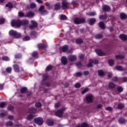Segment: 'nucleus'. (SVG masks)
I'll return each instance as SVG.
<instances>
[{"label": "nucleus", "instance_id": "obj_39", "mask_svg": "<svg viewBox=\"0 0 127 127\" xmlns=\"http://www.w3.org/2000/svg\"><path fill=\"white\" fill-rule=\"evenodd\" d=\"M6 106V103L5 102H1L0 103V108H4Z\"/></svg>", "mask_w": 127, "mask_h": 127}, {"label": "nucleus", "instance_id": "obj_40", "mask_svg": "<svg viewBox=\"0 0 127 127\" xmlns=\"http://www.w3.org/2000/svg\"><path fill=\"white\" fill-rule=\"evenodd\" d=\"M42 106V104H41L40 102H37L35 104V107H36V108H40Z\"/></svg>", "mask_w": 127, "mask_h": 127}, {"label": "nucleus", "instance_id": "obj_57", "mask_svg": "<svg viewBox=\"0 0 127 127\" xmlns=\"http://www.w3.org/2000/svg\"><path fill=\"white\" fill-rule=\"evenodd\" d=\"M88 91H89V89L85 88L82 91L81 93L82 94H85V93L88 92Z\"/></svg>", "mask_w": 127, "mask_h": 127}, {"label": "nucleus", "instance_id": "obj_51", "mask_svg": "<svg viewBox=\"0 0 127 127\" xmlns=\"http://www.w3.org/2000/svg\"><path fill=\"white\" fill-rule=\"evenodd\" d=\"M2 60H3L4 61H9V58L7 57H3Z\"/></svg>", "mask_w": 127, "mask_h": 127}, {"label": "nucleus", "instance_id": "obj_1", "mask_svg": "<svg viewBox=\"0 0 127 127\" xmlns=\"http://www.w3.org/2000/svg\"><path fill=\"white\" fill-rule=\"evenodd\" d=\"M29 22L27 20H22L21 21L18 20L15 21L14 20L11 21V25L13 27L16 26L17 27H19L21 25H27Z\"/></svg>", "mask_w": 127, "mask_h": 127}, {"label": "nucleus", "instance_id": "obj_56", "mask_svg": "<svg viewBox=\"0 0 127 127\" xmlns=\"http://www.w3.org/2000/svg\"><path fill=\"white\" fill-rule=\"evenodd\" d=\"M6 71L7 72V73H10V72H11V67H7L6 69Z\"/></svg>", "mask_w": 127, "mask_h": 127}, {"label": "nucleus", "instance_id": "obj_23", "mask_svg": "<svg viewBox=\"0 0 127 127\" xmlns=\"http://www.w3.org/2000/svg\"><path fill=\"white\" fill-rule=\"evenodd\" d=\"M108 87L110 88V89H114V88L116 87V84L113 82H110L108 85Z\"/></svg>", "mask_w": 127, "mask_h": 127}, {"label": "nucleus", "instance_id": "obj_54", "mask_svg": "<svg viewBox=\"0 0 127 127\" xmlns=\"http://www.w3.org/2000/svg\"><path fill=\"white\" fill-rule=\"evenodd\" d=\"M76 66L77 67H78V68H81L82 66V63H81L80 62L77 63Z\"/></svg>", "mask_w": 127, "mask_h": 127}, {"label": "nucleus", "instance_id": "obj_12", "mask_svg": "<svg viewBox=\"0 0 127 127\" xmlns=\"http://www.w3.org/2000/svg\"><path fill=\"white\" fill-rule=\"evenodd\" d=\"M102 9L103 11H109V10H111V7L109 6L105 5L103 6Z\"/></svg>", "mask_w": 127, "mask_h": 127}, {"label": "nucleus", "instance_id": "obj_58", "mask_svg": "<svg viewBox=\"0 0 127 127\" xmlns=\"http://www.w3.org/2000/svg\"><path fill=\"white\" fill-rule=\"evenodd\" d=\"M79 58L80 60H83L84 59V55L79 54Z\"/></svg>", "mask_w": 127, "mask_h": 127}, {"label": "nucleus", "instance_id": "obj_31", "mask_svg": "<svg viewBox=\"0 0 127 127\" xmlns=\"http://www.w3.org/2000/svg\"><path fill=\"white\" fill-rule=\"evenodd\" d=\"M115 57L116 59H124V58H125V56H124V55H117Z\"/></svg>", "mask_w": 127, "mask_h": 127}, {"label": "nucleus", "instance_id": "obj_43", "mask_svg": "<svg viewBox=\"0 0 127 127\" xmlns=\"http://www.w3.org/2000/svg\"><path fill=\"white\" fill-rule=\"evenodd\" d=\"M30 39V37H29V36H25L23 38V40L24 41H27L28 40H29Z\"/></svg>", "mask_w": 127, "mask_h": 127}, {"label": "nucleus", "instance_id": "obj_13", "mask_svg": "<svg viewBox=\"0 0 127 127\" xmlns=\"http://www.w3.org/2000/svg\"><path fill=\"white\" fill-rule=\"evenodd\" d=\"M39 11L40 12H41V13L43 14L46 13L47 12V10H44V6L43 5H42L40 7Z\"/></svg>", "mask_w": 127, "mask_h": 127}, {"label": "nucleus", "instance_id": "obj_5", "mask_svg": "<svg viewBox=\"0 0 127 127\" xmlns=\"http://www.w3.org/2000/svg\"><path fill=\"white\" fill-rule=\"evenodd\" d=\"M34 122L38 126H42L43 125V119L41 118H37L34 119Z\"/></svg>", "mask_w": 127, "mask_h": 127}, {"label": "nucleus", "instance_id": "obj_50", "mask_svg": "<svg viewBox=\"0 0 127 127\" xmlns=\"http://www.w3.org/2000/svg\"><path fill=\"white\" fill-rule=\"evenodd\" d=\"M30 7L31 8H35V7H36V4H35V3H32L30 4Z\"/></svg>", "mask_w": 127, "mask_h": 127}, {"label": "nucleus", "instance_id": "obj_37", "mask_svg": "<svg viewBox=\"0 0 127 127\" xmlns=\"http://www.w3.org/2000/svg\"><path fill=\"white\" fill-rule=\"evenodd\" d=\"M116 70H118V71H123V70H124V68H123V67L119 65L116 66Z\"/></svg>", "mask_w": 127, "mask_h": 127}, {"label": "nucleus", "instance_id": "obj_9", "mask_svg": "<svg viewBox=\"0 0 127 127\" xmlns=\"http://www.w3.org/2000/svg\"><path fill=\"white\" fill-rule=\"evenodd\" d=\"M95 52L97 53L98 56H105V55H106V54L104 53L103 51L100 49L95 50Z\"/></svg>", "mask_w": 127, "mask_h": 127}, {"label": "nucleus", "instance_id": "obj_61", "mask_svg": "<svg viewBox=\"0 0 127 127\" xmlns=\"http://www.w3.org/2000/svg\"><path fill=\"white\" fill-rule=\"evenodd\" d=\"M75 88H80V87H81V84L79 83H77L75 85Z\"/></svg>", "mask_w": 127, "mask_h": 127}, {"label": "nucleus", "instance_id": "obj_63", "mask_svg": "<svg viewBox=\"0 0 127 127\" xmlns=\"http://www.w3.org/2000/svg\"><path fill=\"white\" fill-rule=\"evenodd\" d=\"M8 119H9V120H13V116L12 115H9L8 116Z\"/></svg>", "mask_w": 127, "mask_h": 127}, {"label": "nucleus", "instance_id": "obj_35", "mask_svg": "<svg viewBox=\"0 0 127 127\" xmlns=\"http://www.w3.org/2000/svg\"><path fill=\"white\" fill-rule=\"evenodd\" d=\"M76 42L77 44H81V43H83V40L81 39H77L76 40Z\"/></svg>", "mask_w": 127, "mask_h": 127}, {"label": "nucleus", "instance_id": "obj_60", "mask_svg": "<svg viewBox=\"0 0 127 127\" xmlns=\"http://www.w3.org/2000/svg\"><path fill=\"white\" fill-rule=\"evenodd\" d=\"M51 69H52V66L51 65H49L46 68L47 71H49V70H51Z\"/></svg>", "mask_w": 127, "mask_h": 127}, {"label": "nucleus", "instance_id": "obj_2", "mask_svg": "<svg viewBox=\"0 0 127 127\" xmlns=\"http://www.w3.org/2000/svg\"><path fill=\"white\" fill-rule=\"evenodd\" d=\"M9 35L10 36H13L15 38H19L21 36V34L20 33H19L16 32V31H14L13 30H11L9 32Z\"/></svg>", "mask_w": 127, "mask_h": 127}, {"label": "nucleus", "instance_id": "obj_28", "mask_svg": "<svg viewBox=\"0 0 127 127\" xmlns=\"http://www.w3.org/2000/svg\"><path fill=\"white\" fill-rule=\"evenodd\" d=\"M119 123L121 125L123 124H125V123H126V120L124 118H120L119 120Z\"/></svg>", "mask_w": 127, "mask_h": 127}, {"label": "nucleus", "instance_id": "obj_42", "mask_svg": "<svg viewBox=\"0 0 127 127\" xmlns=\"http://www.w3.org/2000/svg\"><path fill=\"white\" fill-rule=\"evenodd\" d=\"M31 35L33 38L36 37V36H37V33H36L35 32H32Z\"/></svg>", "mask_w": 127, "mask_h": 127}, {"label": "nucleus", "instance_id": "obj_62", "mask_svg": "<svg viewBox=\"0 0 127 127\" xmlns=\"http://www.w3.org/2000/svg\"><path fill=\"white\" fill-rule=\"evenodd\" d=\"M83 74L85 76H86L87 75H89V71H83Z\"/></svg>", "mask_w": 127, "mask_h": 127}, {"label": "nucleus", "instance_id": "obj_21", "mask_svg": "<svg viewBox=\"0 0 127 127\" xmlns=\"http://www.w3.org/2000/svg\"><path fill=\"white\" fill-rule=\"evenodd\" d=\"M99 27L101 28L102 29H105V23H104V22H100L99 23Z\"/></svg>", "mask_w": 127, "mask_h": 127}, {"label": "nucleus", "instance_id": "obj_17", "mask_svg": "<svg viewBox=\"0 0 127 127\" xmlns=\"http://www.w3.org/2000/svg\"><path fill=\"white\" fill-rule=\"evenodd\" d=\"M86 100L88 103H91V102H93V96L92 95H88L86 97Z\"/></svg>", "mask_w": 127, "mask_h": 127}, {"label": "nucleus", "instance_id": "obj_52", "mask_svg": "<svg viewBox=\"0 0 127 127\" xmlns=\"http://www.w3.org/2000/svg\"><path fill=\"white\" fill-rule=\"evenodd\" d=\"M5 22V20L4 18L0 19V24H3Z\"/></svg>", "mask_w": 127, "mask_h": 127}, {"label": "nucleus", "instance_id": "obj_14", "mask_svg": "<svg viewBox=\"0 0 127 127\" xmlns=\"http://www.w3.org/2000/svg\"><path fill=\"white\" fill-rule=\"evenodd\" d=\"M62 63L64 65H66L68 63V61L67 60V58L66 57H63L62 58Z\"/></svg>", "mask_w": 127, "mask_h": 127}, {"label": "nucleus", "instance_id": "obj_3", "mask_svg": "<svg viewBox=\"0 0 127 127\" xmlns=\"http://www.w3.org/2000/svg\"><path fill=\"white\" fill-rule=\"evenodd\" d=\"M60 51H62L63 52H66L67 54H69L70 53H72V50L69 49L68 50V46L67 45L64 46L60 48Z\"/></svg>", "mask_w": 127, "mask_h": 127}, {"label": "nucleus", "instance_id": "obj_19", "mask_svg": "<svg viewBox=\"0 0 127 127\" xmlns=\"http://www.w3.org/2000/svg\"><path fill=\"white\" fill-rule=\"evenodd\" d=\"M47 124H48V126H49L50 127H52V126H53V125H54V122H53V120L48 119L47 120Z\"/></svg>", "mask_w": 127, "mask_h": 127}, {"label": "nucleus", "instance_id": "obj_4", "mask_svg": "<svg viewBox=\"0 0 127 127\" xmlns=\"http://www.w3.org/2000/svg\"><path fill=\"white\" fill-rule=\"evenodd\" d=\"M74 22L75 24H81V23H84L85 22V19L76 17L74 18Z\"/></svg>", "mask_w": 127, "mask_h": 127}, {"label": "nucleus", "instance_id": "obj_33", "mask_svg": "<svg viewBox=\"0 0 127 127\" xmlns=\"http://www.w3.org/2000/svg\"><path fill=\"white\" fill-rule=\"evenodd\" d=\"M99 19H103L105 20V19H107V15H101L99 16Z\"/></svg>", "mask_w": 127, "mask_h": 127}, {"label": "nucleus", "instance_id": "obj_53", "mask_svg": "<svg viewBox=\"0 0 127 127\" xmlns=\"http://www.w3.org/2000/svg\"><path fill=\"white\" fill-rule=\"evenodd\" d=\"M124 105L123 104H119L118 106V109H123L124 108Z\"/></svg>", "mask_w": 127, "mask_h": 127}, {"label": "nucleus", "instance_id": "obj_25", "mask_svg": "<svg viewBox=\"0 0 127 127\" xmlns=\"http://www.w3.org/2000/svg\"><path fill=\"white\" fill-rule=\"evenodd\" d=\"M60 7H61V5L59 3H57L55 5V9L56 10H58V9H60Z\"/></svg>", "mask_w": 127, "mask_h": 127}, {"label": "nucleus", "instance_id": "obj_55", "mask_svg": "<svg viewBox=\"0 0 127 127\" xmlns=\"http://www.w3.org/2000/svg\"><path fill=\"white\" fill-rule=\"evenodd\" d=\"M48 78V75L47 74H45L43 76V80H46Z\"/></svg>", "mask_w": 127, "mask_h": 127}, {"label": "nucleus", "instance_id": "obj_18", "mask_svg": "<svg viewBox=\"0 0 127 127\" xmlns=\"http://www.w3.org/2000/svg\"><path fill=\"white\" fill-rule=\"evenodd\" d=\"M120 38L121 40H127V36L125 34H121L120 35Z\"/></svg>", "mask_w": 127, "mask_h": 127}, {"label": "nucleus", "instance_id": "obj_36", "mask_svg": "<svg viewBox=\"0 0 127 127\" xmlns=\"http://www.w3.org/2000/svg\"><path fill=\"white\" fill-rule=\"evenodd\" d=\"M96 39H100V38H102L103 37V35L102 34H97L95 36Z\"/></svg>", "mask_w": 127, "mask_h": 127}, {"label": "nucleus", "instance_id": "obj_64", "mask_svg": "<svg viewBox=\"0 0 127 127\" xmlns=\"http://www.w3.org/2000/svg\"><path fill=\"white\" fill-rule=\"evenodd\" d=\"M106 110L107 111H112L113 110V108H112L111 107H108L106 108Z\"/></svg>", "mask_w": 127, "mask_h": 127}, {"label": "nucleus", "instance_id": "obj_29", "mask_svg": "<svg viewBox=\"0 0 127 127\" xmlns=\"http://www.w3.org/2000/svg\"><path fill=\"white\" fill-rule=\"evenodd\" d=\"M35 109L32 107L29 109V113H30L31 114H34V113H35Z\"/></svg>", "mask_w": 127, "mask_h": 127}, {"label": "nucleus", "instance_id": "obj_45", "mask_svg": "<svg viewBox=\"0 0 127 127\" xmlns=\"http://www.w3.org/2000/svg\"><path fill=\"white\" fill-rule=\"evenodd\" d=\"M117 91L118 92H123V87H122L121 86H118V87H117Z\"/></svg>", "mask_w": 127, "mask_h": 127}, {"label": "nucleus", "instance_id": "obj_32", "mask_svg": "<svg viewBox=\"0 0 127 127\" xmlns=\"http://www.w3.org/2000/svg\"><path fill=\"white\" fill-rule=\"evenodd\" d=\"M32 119H33V115H32V114H30L27 117V120L28 121H31Z\"/></svg>", "mask_w": 127, "mask_h": 127}, {"label": "nucleus", "instance_id": "obj_11", "mask_svg": "<svg viewBox=\"0 0 127 127\" xmlns=\"http://www.w3.org/2000/svg\"><path fill=\"white\" fill-rule=\"evenodd\" d=\"M31 23H32V25H30L29 26L30 28L32 29V28H34V27H37L38 24L36 23V22H35V21L32 20L31 21Z\"/></svg>", "mask_w": 127, "mask_h": 127}, {"label": "nucleus", "instance_id": "obj_27", "mask_svg": "<svg viewBox=\"0 0 127 127\" xmlns=\"http://www.w3.org/2000/svg\"><path fill=\"white\" fill-rule=\"evenodd\" d=\"M96 14V12H90L87 13V15H88V16H95Z\"/></svg>", "mask_w": 127, "mask_h": 127}, {"label": "nucleus", "instance_id": "obj_49", "mask_svg": "<svg viewBox=\"0 0 127 127\" xmlns=\"http://www.w3.org/2000/svg\"><path fill=\"white\" fill-rule=\"evenodd\" d=\"M13 109H14V108L13 107V106H12V105H9L7 107V109L9 111H12V110H13Z\"/></svg>", "mask_w": 127, "mask_h": 127}, {"label": "nucleus", "instance_id": "obj_47", "mask_svg": "<svg viewBox=\"0 0 127 127\" xmlns=\"http://www.w3.org/2000/svg\"><path fill=\"white\" fill-rule=\"evenodd\" d=\"M12 122H11V121L8 122L6 123V126H7V127H10L12 126Z\"/></svg>", "mask_w": 127, "mask_h": 127}, {"label": "nucleus", "instance_id": "obj_16", "mask_svg": "<svg viewBox=\"0 0 127 127\" xmlns=\"http://www.w3.org/2000/svg\"><path fill=\"white\" fill-rule=\"evenodd\" d=\"M47 45H44L43 44H38V48L41 49H44L47 48Z\"/></svg>", "mask_w": 127, "mask_h": 127}, {"label": "nucleus", "instance_id": "obj_46", "mask_svg": "<svg viewBox=\"0 0 127 127\" xmlns=\"http://www.w3.org/2000/svg\"><path fill=\"white\" fill-rule=\"evenodd\" d=\"M108 63L110 66H113L114 65V61L113 60H110Z\"/></svg>", "mask_w": 127, "mask_h": 127}, {"label": "nucleus", "instance_id": "obj_26", "mask_svg": "<svg viewBox=\"0 0 127 127\" xmlns=\"http://www.w3.org/2000/svg\"><path fill=\"white\" fill-rule=\"evenodd\" d=\"M81 127H93V126L89 125L87 123H83L81 124Z\"/></svg>", "mask_w": 127, "mask_h": 127}, {"label": "nucleus", "instance_id": "obj_59", "mask_svg": "<svg viewBox=\"0 0 127 127\" xmlns=\"http://www.w3.org/2000/svg\"><path fill=\"white\" fill-rule=\"evenodd\" d=\"M55 107L56 109H57L60 107V103H57L55 104Z\"/></svg>", "mask_w": 127, "mask_h": 127}, {"label": "nucleus", "instance_id": "obj_10", "mask_svg": "<svg viewBox=\"0 0 127 127\" xmlns=\"http://www.w3.org/2000/svg\"><path fill=\"white\" fill-rule=\"evenodd\" d=\"M62 4L63 9H66L69 6V3L65 1H63Z\"/></svg>", "mask_w": 127, "mask_h": 127}, {"label": "nucleus", "instance_id": "obj_34", "mask_svg": "<svg viewBox=\"0 0 127 127\" xmlns=\"http://www.w3.org/2000/svg\"><path fill=\"white\" fill-rule=\"evenodd\" d=\"M26 92H27V88H26V87H23L21 88V93H22V94H24V93H26Z\"/></svg>", "mask_w": 127, "mask_h": 127}, {"label": "nucleus", "instance_id": "obj_38", "mask_svg": "<svg viewBox=\"0 0 127 127\" xmlns=\"http://www.w3.org/2000/svg\"><path fill=\"white\" fill-rule=\"evenodd\" d=\"M5 6L6 7H8V8H12L13 5H12V4L11 3L9 2V3H8V4H6L5 5Z\"/></svg>", "mask_w": 127, "mask_h": 127}, {"label": "nucleus", "instance_id": "obj_7", "mask_svg": "<svg viewBox=\"0 0 127 127\" xmlns=\"http://www.w3.org/2000/svg\"><path fill=\"white\" fill-rule=\"evenodd\" d=\"M68 59L70 62H75L77 60V57L74 55H70L68 56Z\"/></svg>", "mask_w": 127, "mask_h": 127}, {"label": "nucleus", "instance_id": "obj_20", "mask_svg": "<svg viewBox=\"0 0 127 127\" xmlns=\"http://www.w3.org/2000/svg\"><path fill=\"white\" fill-rule=\"evenodd\" d=\"M127 18V14H126V13H121L120 14V18H121V19H126Z\"/></svg>", "mask_w": 127, "mask_h": 127}, {"label": "nucleus", "instance_id": "obj_24", "mask_svg": "<svg viewBox=\"0 0 127 127\" xmlns=\"http://www.w3.org/2000/svg\"><path fill=\"white\" fill-rule=\"evenodd\" d=\"M13 68L15 72H19V66H18V65L15 64L13 65Z\"/></svg>", "mask_w": 127, "mask_h": 127}, {"label": "nucleus", "instance_id": "obj_15", "mask_svg": "<svg viewBox=\"0 0 127 127\" xmlns=\"http://www.w3.org/2000/svg\"><path fill=\"white\" fill-rule=\"evenodd\" d=\"M34 16V12H31V11L28 12L27 13L26 15H25V17H33Z\"/></svg>", "mask_w": 127, "mask_h": 127}, {"label": "nucleus", "instance_id": "obj_44", "mask_svg": "<svg viewBox=\"0 0 127 127\" xmlns=\"http://www.w3.org/2000/svg\"><path fill=\"white\" fill-rule=\"evenodd\" d=\"M61 19H62V20L67 19V17L65 15H62L61 16Z\"/></svg>", "mask_w": 127, "mask_h": 127}, {"label": "nucleus", "instance_id": "obj_6", "mask_svg": "<svg viewBox=\"0 0 127 127\" xmlns=\"http://www.w3.org/2000/svg\"><path fill=\"white\" fill-rule=\"evenodd\" d=\"M98 63H99V61L98 60H95L94 61L90 60L87 66V67H92L93 64H98Z\"/></svg>", "mask_w": 127, "mask_h": 127}, {"label": "nucleus", "instance_id": "obj_8", "mask_svg": "<svg viewBox=\"0 0 127 127\" xmlns=\"http://www.w3.org/2000/svg\"><path fill=\"white\" fill-rule=\"evenodd\" d=\"M66 110V108L65 107H64L61 109V110H58L56 113V115L57 117H61L62 115H63V112Z\"/></svg>", "mask_w": 127, "mask_h": 127}, {"label": "nucleus", "instance_id": "obj_48", "mask_svg": "<svg viewBox=\"0 0 127 127\" xmlns=\"http://www.w3.org/2000/svg\"><path fill=\"white\" fill-rule=\"evenodd\" d=\"M37 55H38V53H37V52H34L33 53V54H32V57H37Z\"/></svg>", "mask_w": 127, "mask_h": 127}, {"label": "nucleus", "instance_id": "obj_30", "mask_svg": "<svg viewBox=\"0 0 127 127\" xmlns=\"http://www.w3.org/2000/svg\"><path fill=\"white\" fill-rule=\"evenodd\" d=\"M99 76H104L105 75V71L100 70L98 72Z\"/></svg>", "mask_w": 127, "mask_h": 127}, {"label": "nucleus", "instance_id": "obj_41", "mask_svg": "<svg viewBox=\"0 0 127 127\" xmlns=\"http://www.w3.org/2000/svg\"><path fill=\"white\" fill-rule=\"evenodd\" d=\"M74 76L75 77H81V76H82V73H81L80 72H76L74 74Z\"/></svg>", "mask_w": 127, "mask_h": 127}, {"label": "nucleus", "instance_id": "obj_22", "mask_svg": "<svg viewBox=\"0 0 127 127\" xmlns=\"http://www.w3.org/2000/svg\"><path fill=\"white\" fill-rule=\"evenodd\" d=\"M95 22H96V19H95L94 18H91L89 19V24L90 25H93V24H94Z\"/></svg>", "mask_w": 127, "mask_h": 127}]
</instances>
